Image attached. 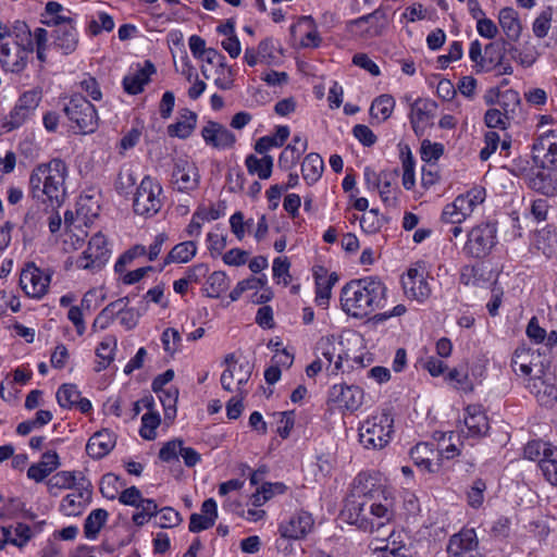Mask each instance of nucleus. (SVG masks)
<instances>
[{"label":"nucleus","mask_w":557,"mask_h":557,"mask_svg":"<svg viewBox=\"0 0 557 557\" xmlns=\"http://www.w3.org/2000/svg\"><path fill=\"white\" fill-rule=\"evenodd\" d=\"M383 493V485L376 473L360 472L354 479L350 494L341 512L343 520L364 532L388 536L392 531L385 529L394 513L388 504L376 502Z\"/></svg>","instance_id":"f257e3e1"},{"label":"nucleus","mask_w":557,"mask_h":557,"mask_svg":"<svg viewBox=\"0 0 557 557\" xmlns=\"http://www.w3.org/2000/svg\"><path fill=\"white\" fill-rule=\"evenodd\" d=\"M386 287L377 277H364L347 283L341 295L343 310L354 318H366L384 306Z\"/></svg>","instance_id":"f03ea898"},{"label":"nucleus","mask_w":557,"mask_h":557,"mask_svg":"<svg viewBox=\"0 0 557 557\" xmlns=\"http://www.w3.org/2000/svg\"><path fill=\"white\" fill-rule=\"evenodd\" d=\"M66 175L67 166L62 159L54 158L38 164L29 176L32 197L42 203L48 200L52 208L60 207L65 197Z\"/></svg>","instance_id":"7ed1b4c3"},{"label":"nucleus","mask_w":557,"mask_h":557,"mask_svg":"<svg viewBox=\"0 0 557 557\" xmlns=\"http://www.w3.org/2000/svg\"><path fill=\"white\" fill-rule=\"evenodd\" d=\"M359 442L367 449H382L392 440L394 418L389 409H382L359 425Z\"/></svg>","instance_id":"20e7f679"},{"label":"nucleus","mask_w":557,"mask_h":557,"mask_svg":"<svg viewBox=\"0 0 557 557\" xmlns=\"http://www.w3.org/2000/svg\"><path fill=\"white\" fill-rule=\"evenodd\" d=\"M63 112L75 133L91 134L98 127L99 116L95 106L81 94H73L69 98Z\"/></svg>","instance_id":"39448f33"},{"label":"nucleus","mask_w":557,"mask_h":557,"mask_svg":"<svg viewBox=\"0 0 557 557\" xmlns=\"http://www.w3.org/2000/svg\"><path fill=\"white\" fill-rule=\"evenodd\" d=\"M485 189L482 187H473L457 196L453 202L444 207L442 221L449 224H461L485 200Z\"/></svg>","instance_id":"423d86ee"},{"label":"nucleus","mask_w":557,"mask_h":557,"mask_svg":"<svg viewBox=\"0 0 557 557\" xmlns=\"http://www.w3.org/2000/svg\"><path fill=\"white\" fill-rule=\"evenodd\" d=\"M161 195L162 186L160 183L150 175H146L134 196V212L145 218L153 216L162 208Z\"/></svg>","instance_id":"0eeeda50"},{"label":"nucleus","mask_w":557,"mask_h":557,"mask_svg":"<svg viewBox=\"0 0 557 557\" xmlns=\"http://www.w3.org/2000/svg\"><path fill=\"white\" fill-rule=\"evenodd\" d=\"M497 228L494 223H481L471 228L463 252L472 258L486 257L496 245Z\"/></svg>","instance_id":"6e6552de"},{"label":"nucleus","mask_w":557,"mask_h":557,"mask_svg":"<svg viewBox=\"0 0 557 557\" xmlns=\"http://www.w3.org/2000/svg\"><path fill=\"white\" fill-rule=\"evenodd\" d=\"M463 425L458 436L465 440L479 441L488 434L490 419L482 405L472 404L463 409Z\"/></svg>","instance_id":"1a4fd4ad"},{"label":"nucleus","mask_w":557,"mask_h":557,"mask_svg":"<svg viewBox=\"0 0 557 557\" xmlns=\"http://www.w3.org/2000/svg\"><path fill=\"white\" fill-rule=\"evenodd\" d=\"M110 253L106 236L98 232L90 238L87 249L77 259L76 264L84 270H100L108 262Z\"/></svg>","instance_id":"9d476101"},{"label":"nucleus","mask_w":557,"mask_h":557,"mask_svg":"<svg viewBox=\"0 0 557 557\" xmlns=\"http://www.w3.org/2000/svg\"><path fill=\"white\" fill-rule=\"evenodd\" d=\"M314 520L308 511L300 510L294 513L287 521L282 522L278 527L281 537L276 540L277 549H282V545L286 540L304 539L313 529Z\"/></svg>","instance_id":"9b49d317"},{"label":"nucleus","mask_w":557,"mask_h":557,"mask_svg":"<svg viewBox=\"0 0 557 557\" xmlns=\"http://www.w3.org/2000/svg\"><path fill=\"white\" fill-rule=\"evenodd\" d=\"M532 160L541 169L557 164V129H550L534 140Z\"/></svg>","instance_id":"f8f14e48"},{"label":"nucleus","mask_w":557,"mask_h":557,"mask_svg":"<svg viewBox=\"0 0 557 557\" xmlns=\"http://www.w3.org/2000/svg\"><path fill=\"white\" fill-rule=\"evenodd\" d=\"M364 393L360 385H332L329 403L338 409L356 411L363 403Z\"/></svg>","instance_id":"ddd939ff"},{"label":"nucleus","mask_w":557,"mask_h":557,"mask_svg":"<svg viewBox=\"0 0 557 557\" xmlns=\"http://www.w3.org/2000/svg\"><path fill=\"white\" fill-rule=\"evenodd\" d=\"M49 284L50 275L44 274L33 262L27 263L21 272L20 285L28 297L40 299L47 294Z\"/></svg>","instance_id":"4468645a"},{"label":"nucleus","mask_w":557,"mask_h":557,"mask_svg":"<svg viewBox=\"0 0 557 557\" xmlns=\"http://www.w3.org/2000/svg\"><path fill=\"white\" fill-rule=\"evenodd\" d=\"M478 536L474 529H462L450 536L447 557H485L478 550Z\"/></svg>","instance_id":"2eb2a0df"},{"label":"nucleus","mask_w":557,"mask_h":557,"mask_svg":"<svg viewBox=\"0 0 557 557\" xmlns=\"http://www.w3.org/2000/svg\"><path fill=\"white\" fill-rule=\"evenodd\" d=\"M401 285L407 297L423 302L431 296V287L422 268H410L401 277Z\"/></svg>","instance_id":"dca6fc26"},{"label":"nucleus","mask_w":557,"mask_h":557,"mask_svg":"<svg viewBox=\"0 0 557 557\" xmlns=\"http://www.w3.org/2000/svg\"><path fill=\"white\" fill-rule=\"evenodd\" d=\"M172 178L177 190L189 191L198 187L200 175L194 162L180 157L174 161Z\"/></svg>","instance_id":"f3484780"},{"label":"nucleus","mask_w":557,"mask_h":557,"mask_svg":"<svg viewBox=\"0 0 557 557\" xmlns=\"http://www.w3.org/2000/svg\"><path fill=\"white\" fill-rule=\"evenodd\" d=\"M74 493L67 494L60 504V511L69 517L82 515L90 502L92 485L89 480H82Z\"/></svg>","instance_id":"a211bd4d"},{"label":"nucleus","mask_w":557,"mask_h":557,"mask_svg":"<svg viewBox=\"0 0 557 557\" xmlns=\"http://www.w3.org/2000/svg\"><path fill=\"white\" fill-rule=\"evenodd\" d=\"M371 21H375L371 26L361 30L359 35L361 37H374L381 36L386 28L387 25V16L386 11L380 7L374 10L372 13L362 15L358 18L350 20L346 23V30L349 33H356L355 28L361 27L366 23H370Z\"/></svg>","instance_id":"6ab92c4d"},{"label":"nucleus","mask_w":557,"mask_h":557,"mask_svg":"<svg viewBox=\"0 0 557 557\" xmlns=\"http://www.w3.org/2000/svg\"><path fill=\"white\" fill-rule=\"evenodd\" d=\"M201 136L208 146L215 149H230L236 143V136L219 122L209 121L201 129Z\"/></svg>","instance_id":"aec40b11"},{"label":"nucleus","mask_w":557,"mask_h":557,"mask_svg":"<svg viewBox=\"0 0 557 557\" xmlns=\"http://www.w3.org/2000/svg\"><path fill=\"white\" fill-rule=\"evenodd\" d=\"M435 108L436 103L434 101L422 98H418L410 104V124L418 137L424 135V131L430 124Z\"/></svg>","instance_id":"412c9836"},{"label":"nucleus","mask_w":557,"mask_h":557,"mask_svg":"<svg viewBox=\"0 0 557 557\" xmlns=\"http://www.w3.org/2000/svg\"><path fill=\"white\" fill-rule=\"evenodd\" d=\"M225 369L221 373L220 383H248L253 366L248 360H236L234 354H228L224 359Z\"/></svg>","instance_id":"4be33fe9"},{"label":"nucleus","mask_w":557,"mask_h":557,"mask_svg":"<svg viewBox=\"0 0 557 557\" xmlns=\"http://www.w3.org/2000/svg\"><path fill=\"white\" fill-rule=\"evenodd\" d=\"M50 38L52 39L51 46L63 55L73 53L78 46V32L75 25H63L53 28Z\"/></svg>","instance_id":"5701e85b"},{"label":"nucleus","mask_w":557,"mask_h":557,"mask_svg":"<svg viewBox=\"0 0 557 557\" xmlns=\"http://www.w3.org/2000/svg\"><path fill=\"white\" fill-rule=\"evenodd\" d=\"M116 436L113 432L103 429L96 432L87 442L86 451L92 459L106 457L115 446Z\"/></svg>","instance_id":"b1692460"},{"label":"nucleus","mask_w":557,"mask_h":557,"mask_svg":"<svg viewBox=\"0 0 557 557\" xmlns=\"http://www.w3.org/2000/svg\"><path fill=\"white\" fill-rule=\"evenodd\" d=\"M218 518V507L213 498L206 499L201 505V513H191L189 518V531L198 533L212 528Z\"/></svg>","instance_id":"393cba45"},{"label":"nucleus","mask_w":557,"mask_h":557,"mask_svg":"<svg viewBox=\"0 0 557 557\" xmlns=\"http://www.w3.org/2000/svg\"><path fill=\"white\" fill-rule=\"evenodd\" d=\"M29 53L20 47H16L15 52H13L9 44H1L0 64L7 72L21 73L27 65Z\"/></svg>","instance_id":"a878e982"},{"label":"nucleus","mask_w":557,"mask_h":557,"mask_svg":"<svg viewBox=\"0 0 557 557\" xmlns=\"http://www.w3.org/2000/svg\"><path fill=\"white\" fill-rule=\"evenodd\" d=\"M505 39L493 41L484 47L483 60L480 63V69H476V73H488L497 69L499 64H503V60L506 54Z\"/></svg>","instance_id":"bb28decb"},{"label":"nucleus","mask_w":557,"mask_h":557,"mask_svg":"<svg viewBox=\"0 0 557 557\" xmlns=\"http://www.w3.org/2000/svg\"><path fill=\"white\" fill-rule=\"evenodd\" d=\"M77 385H61L57 392V400L63 408H78L83 413L91 409L89 399L82 397Z\"/></svg>","instance_id":"cd10ccee"},{"label":"nucleus","mask_w":557,"mask_h":557,"mask_svg":"<svg viewBox=\"0 0 557 557\" xmlns=\"http://www.w3.org/2000/svg\"><path fill=\"white\" fill-rule=\"evenodd\" d=\"M156 72L154 65L150 61L145 62V66L135 73L126 75L123 78V88L129 95H137L144 90V86L149 83L150 76Z\"/></svg>","instance_id":"c85d7f7f"},{"label":"nucleus","mask_w":557,"mask_h":557,"mask_svg":"<svg viewBox=\"0 0 557 557\" xmlns=\"http://www.w3.org/2000/svg\"><path fill=\"white\" fill-rule=\"evenodd\" d=\"M529 186L545 196H554L557 194V170L542 169L530 177Z\"/></svg>","instance_id":"c756f323"},{"label":"nucleus","mask_w":557,"mask_h":557,"mask_svg":"<svg viewBox=\"0 0 557 557\" xmlns=\"http://www.w3.org/2000/svg\"><path fill=\"white\" fill-rule=\"evenodd\" d=\"M197 123V114L188 109L180 111L177 122L170 124L166 128L169 136L181 139L188 138L194 132Z\"/></svg>","instance_id":"7c9ffc66"},{"label":"nucleus","mask_w":557,"mask_h":557,"mask_svg":"<svg viewBox=\"0 0 557 557\" xmlns=\"http://www.w3.org/2000/svg\"><path fill=\"white\" fill-rule=\"evenodd\" d=\"M152 387L163 407L164 418L166 420H174L178 399L177 387L175 385H152Z\"/></svg>","instance_id":"2f4dec72"},{"label":"nucleus","mask_w":557,"mask_h":557,"mask_svg":"<svg viewBox=\"0 0 557 557\" xmlns=\"http://www.w3.org/2000/svg\"><path fill=\"white\" fill-rule=\"evenodd\" d=\"M498 22L508 40L517 41L519 39L522 27L515 9L509 7L502 9L498 14Z\"/></svg>","instance_id":"473e14b6"},{"label":"nucleus","mask_w":557,"mask_h":557,"mask_svg":"<svg viewBox=\"0 0 557 557\" xmlns=\"http://www.w3.org/2000/svg\"><path fill=\"white\" fill-rule=\"evenodd\" d=\"M82 480H88L82 471H59L53 474L47 482L49 492L52 493L53 488H73L78 487Z\"/></svg>","instance_id":"72a5a7b5"},{"label":"nucleus","mask_w":557,"mask_h":557,"mask_svg":"<svg viewBox=\"0 0 557 557\" xmlns=\"http://www.w3.org/2000/svg\"><path fill=\"white\" fill-rule=\"evenodd\" d=\"M324 171V161L319 153L311 152L301 163L302 178L308 185L317 183Z\"/></svg>","instance_id":"f704fd0d"},{"label":"nucleus","mask_w":557,"mask_h":557,"mask_svg":"<svg viewBox=\"0 0 557 557\" xmlns=\"http://www.w3.org/2000/svg\"><path fill=\"white\" fill-rule=\"evenodd\" d=\"M196 252L197 246L195 242L186 240L180 243L175 245L164 258L163 265L160 270L170 263H186L196 256Z\"/></svg>","instance_id":"c9c22d12"},{"label":"nucleus","mask_w":557,"mask_h":557,"mask_svg":"<svg viewBox=\"0 0 557 557\" xmlns=\"http://www.w3.org/2000/svg\"><path fill=\"white\" fill-rule=\"evenodd\" d=\"M33 36L34 32L24 21L16 20L10 25V37L14 38L16 47L26 52H34Z\"/></svg>","instance_id":"e433bc0d"},{"label":"nucleus","mask_w":557,"mask_h":557,"mask_svg":"<svg viewBox=\"0 0 557 557\" xmlns=\"http://www.w3.org/2000/svg\"><path fill=\"white\" fill-rule=\"evenodd\" d=\"M245 164L250 174H257L260 180H268L272 174L273 158L265 154L259 159L255 154H249L246 157Z\"/></svg>","instance_id":"4c0bfd02"},{"label":"nucleus","mask_w":557,"mask_h":557,"mask_svg":"<svg viewBox=\"0 0 557 557\" xmlns=\"http://www.w3.org/2000/svg\"><path fill=\"white\" fill-rule=\"evenodd\" d=\"M109 513L106 509H94L85 519L84 534L88 540L97 539L100 530L106 524Z\"/></svg>","instance_id":"58836bf2"},{"label":"nucleus","mask_w":557,"mask_h":557,"mask_svg":"<svg viewBox=\"0 0 557 557\" xmlns=\"http://www.w3.org/2000/svg\"><path fill=\"white\" fill-rule=\"evenodd\" d=\"M289 136L288 126H277L273 136L260 137L255 145V150L262 154L269 151L272 147H281L284 145Z\"/></svg>","instance_id":"ea45409f"},{"label":"nucleus","mask_w":557,"mask_h":557,"mask_svg":"<svg viewBox=\"0 0 557 557\" xmlns=\"http://www.w3.org/2000/svg\"><path fill=\"white\" fill-rule=\"evenodd\" d=\"M314 276L317 288L315 301L318 305H326L331 297L332 287L338 281V276L335 272L330 275H322L319 272H315Z\"/></svg>","instance_id":"a19ab883"},{"label":"nucleus","mask_w":557,"mask_h":557,"mask_svg":"<svg viewBox=\"0 0 557 557\" xmlns=\"http://www.w3.org/2000/svg\"><path fill=\"white\" fill-rule=\"evenodd\" d=\"M32 116L29 112L15 103L10 113L2 119L0 134L20 128Z\"/></svg>","instance_id":"79ce46f5"},{"label":"nucleus","mask_w":557,"mask_h":557,"mask_svg":"<svg viewBox=\"0 0 557 557\" xmlns=\"http://www.w3.org/2000/svg\"><path fill=\"white\" fill-rule=\"evenodd\" d=\"M307 148L308 141L302 143V148H299L296 145H287L278 157V168L284 171L292 170L297 164L301 154L307 150Z\"/></svg>","instance_id":"37998d69"},{"label":"nucleus","mask_w":557,"mask_h":557,"mask_svg":"<svg viewBox=\"0 0 557 557\" xmlns=\"http://www.w3.org/2000/svg\"><path fill=\"white\" fill-rule=\"evenodd\" d=\"M400 159L403 163V186L405 189L410 190L414 187V166L416 161L408 146L400 149Z\"/></svg>","instance_id":"c03bdc74"},{"label":"nucleus","mask_w":557,"mask_h":557,"mask_svg":"<svg viewBox=\"0 0 557 557\" xmlns=\"http://www.w3.org/2000/svg\"><path fill=\"white\" fill-rule=\"evenodd\" d=\"M431 455H434V451L426 443H419L410 450V457L418 467H422L429 472H435Z\"/></svg>","instance_id":"a18cd8bd"},{"label":"nucleus","mask_w":557,"mask_h":557,"mask_svg":"<svg viewBox=\"0 0 557 557\" xmlns=\"http://www.w3.org/2000/svg\"><path fill=\"white\" fill-rule=\"evenodd\" d=\"M228 283L224 271H215L208 277L203 292L210 298H218L228 288Z\"/></svg>","instance_id":"49530a36"},{"label":"nucleus","mask_w":557,"mask_h":557,"mask_svg":"<svg viewBox=\"0 0 557 557\" xmlns=\"http://www.w3.org/2000/svg\"><path fill=\"white\" fill-rule=\"evenodd\" d=\"M395 107V100L391 95H381L375 98L370 107V114L381 122L386 121Z\"/></svg>","instance_id":"de8ad7c7"},{"label":"nucleus","mask_w":557,"mask_h":557,"mask_svg":"<svg viewBox=\"0 0 557 557\" xmlns=\"http://www.w3.org/2000/svg\"><path fill=\"white\" fill-rule=\"evenodd\" d=\"M497 97V104L500 108L499 110L503 113H506L507 117L512 119L521 103L519 92L513 89H507L499 92Z\"/></svg>","instance_id":"09e8293b"},{"label":"nucleus","mask_w":557,"mask_h":557,"mask_svg":"<svg viewBox=\"0 0 557 557\" xmlns=\"http://www.w3.org/2000/svg\"><path fill=\"white\" fill-rule=\"evenodd\" d=\"M161 419L157 411L152 410V407L143 414L141 417V426L139 430V434L144 440L152 441L157 436L156 430L160 425Z\"/></svg>","instance_id":"8fccbe9b"},{"label":"nucleus","mask_w":557,"mask_h":557,"mask_svg":"<svg viewBox=\"0 0 557 557\" xmlns=\"http://www.w3.org/2000/svg\"><path fill=\"white\" fill-rule=\"evenodd\" d=\"M536 247L547 257L557 253V232L549 230L540 231L536 235Z\"/></svg>","instance_id":"3c124183"},{"label":"nucleus","mask_w":557,"mask_h":557,"mask_svg":"<svg viewBox=\"0 0 557 557\" xmlns=\"http://www.w3.org/2000/svg\"><path fill=\"white\" fill-rule=\"evenodd\" d=\"M136 508L139 510L133 515L132 520L137 527L144 525L151 517L158 515V505L150 498L141 500Z\"/></svg>","instance_id":"603ef678"},{"label":"nucleus","mask_w":557,"mask_h":557,"mask_svg":"<svg viewBox=\"0 0 557 557\" xmlns=\"http://www.w3.org/2000/svg\"><path fill=\"white\" fill-rule=\"evenodd\" d=\"M265 284L267 276L264 274L259 277L250 276L237 283V285L230 293V298L232 301H236L240 298L244 292L248 289L263 288Z\"/></svg>","instance_id":"864d4df0"},{"label":"nucleus","mask_w":557,"mask_h":557,"mask_svg":"<svg viewBox=\"0 0 557 557\" xmlns=\"http://www.w3.org/2000/svg\"><path fill=\"white\" fill-rule=\"evenodd\" d=\"M485 282H487V278L484 277V270H483L482 265H480V264L466 265L461 269V273H460V283L461 284L480 286Z\"/></svg>","instance_id":"5fc2aeb1"},{"label":"nucleus","mask_w":557,"mask_h":557,"mask_svg":"<svg viewBox=\"0 0 557 557\" xmlns=\"http://www.w3.org/2000/svg\"><path fill=\"white\" fill-rule=\"evenodd\" d=\"M48 41V30L42 27L35 28L33 36L34 51H36V57L40 63L47 62V50L49 48Z\"/></svg>","instance_id":"6e6d98bb"},{"label":"nucleus","mask_w":557,"mask_h":557,"mask_svg":"<svg viewBox=\"0 0 557 557\" xmlns=\"http://www.w3.org/2000/svg\"><path fill=\"white\" fill-rule=\"evenodd\" d=\"M385 218L380 215L377 209H371L360 218V227L368 234H374L381 230Z\"/></svg>","instance_id":"4d7b16f0"},{"label":"nucleus","mask_w":557,"mask_h":557,"mask_svg":"<svg viewBox=\"0 0 557 557\" xmlns=\"http://www.w3.org/2000/svg\"><path fill=\"white\" fill-rule=\"evenodd\" d=\"M531 393L541 406L552 407L557 401L556 385H532Z\"/></svg>","instance_id":"13d9d810"},{"label":"nucleus","mask_w":557,"mask_h":557,"mask_svg":"<svg viewBox=\"0 0 557 557\" xmlns=\"http://www.w3.org/2000/svg\"><path fill=\"white\" fill-rule=\"evenodd\" d=\"M161 343L164 351L173 356L181 348L182 337L180 332L173 327L165 329L161 335Z\"/></svg>","instance_id":"bf43d9fd"},{"label":"nucleus","mask_w":557,"mask_h":557,"mask_svg":"<svg viewBox=\"0 0 557 557\" xmlns=\"http://www.w3.org/2000/svg\"><path fill=\"white\" fill-rule=\"evenodd\" d=\"M486 491V483L482 479H476L467 492L468 505L472 508H480L484 502V492Z\"/></svg>","instance_id":"052dcab7"},{"label":"nucleus","mask_w":557,"mask_h":557,"mask_svg":"<svg viewBox=\"0 0 557 557\" xmlns=\"http://www.w3.org/2000/svg\"><path fill=\"white\" fill-rule=\"evenodd\" d=\"M553 8L547 7L533 22L532 30L537 38H544L550 28Z\"/></svg>","instance_id":"680f3d73"},{"label":"nucleus","mask_w":557,"mask_h":557,"mask_svg":"<svg viewBox=\"0 0 557 557\" xmlns=\"http://www.w3.org/2000/svg\"><path fill=\"white\" fill-rule=\"evenodd\" d=\"M41 91L37 89H30L25 92H23L20 98L16 101V104L18 107H22L27 112H29L32 115H34L35 110L39 106L41 101Z\"/></svg>","instance_id":"e2e57ef3"},{"label":"nucleus","mask_w":557,"mask_h":557,"mask_svg":"<svg viewBox=\"0 0 557 557\" xmlns=\"http://www.w3.org/2000/svg\"><path fill=\"white\" fill-rule=\"evenodd\" d=\"M114 26H115V24H114L113 17L111 15H109L106 12H99L98 18L91 20L88 28H89V32L91 33V35L97 36L102 30H106V32L113 30Z\"/></svg>","instance_id":"0e129e2a"},{"label":"nucleus","mask_w":557,"mask_h":557,"mask_svg":"<svg viewBox=\"0 0 557 557\" xmlns=\"http://www.w3.org/2000/svg\"><path fill=\"white\" fill-rule=\"evenodd\" d=\"M444 152V146L438 143H431L429 139H424L421 144V159L425 162L438 160Z\"/></svg>","instance_id":"69168bd1"},{"label":"nucleus","mask_w":557,"mask_h":557,"mask_svg":"<svg viewBox=\"0 0 557 557\" xmlns=\"http://www.w3.org/2000/svg\"><path fill=\"white\" fill-rule=\"evenodd\" d=\"M509 120L499 109H488L484 114V122L490 128L506 129Z\"/></svg>","instance_id":"338daca9"},{"label":"nucleus","mask_w":557,"mask_h":557,"mask_svg":"<svg viewBox=\"0 0 557 557\" xmlns=\"http://www.w3.org/2000/svg\"><path fill=\"white\" fill-rule=\"evenodd\" d=\"M182 444L183 441L178 438L166 442L159 451V458L164 462L177 460Z\"/></svg>","instance_id":"774afa93"}]
</instances>
